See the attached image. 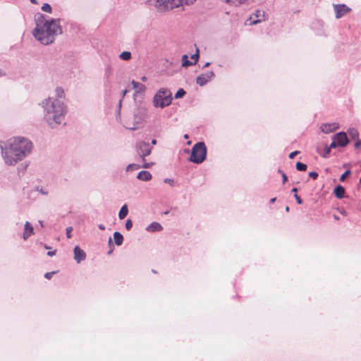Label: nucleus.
Returning <instances> with one entry per match:
<instances>
[{
	"label": "nucleus",
	"mask_w": 361,
	"mask_h": 361,
	"mask_svg": "<svg viewBox=\"0 0 361 361\" xmlns=\"http://www.w3.org/2000/svg\"><path fill=\"white\" fill-rule=\"evenodd\" d=\"M32 142L23 137H17L7 142H0L1 156L7 166H14L28 156L32 149Z\"/></svg>",
	"instance_id": "obj_1"
},
{
	"label": "nucleus",
	"mask_w": 361,
	"mask_h": 361,
	"mask_svg": "<svg viewBox=\"0 0 361 361\" xmlns=\"http://www.w3.org/2000/svg\"><path fill=\"white\" fill-rule=\"evenodd\" d=\"M36 27L32 35L37 40L44 45L54 42L56 37L62 33L59 18H46L45 15L38 14L35 16Z\"/></svg>",
	"instance_id": "obj_2"
},
{
	"label": "nucleus",
	"mask_w": 361,
	"mask_h": 361,
	"mask_svg": "<svg viewBox=\"0 0 361 361\" xmlns=\"http://www.w3.org/2000/svg\"><path fill=\"white\" fill-rule=\"evenodd\" d=\"M42 106L44 119L51 128H56L64 121L67 113V107L65 103H61L57 100H51V97H48L42 101Z\"/></svg>",
	"instance_id": "obj_3"
},
{
	"label": "nucleus",
	"mask_w": 361,
	"mask_h": 361,
	"mask_svg": "<svg viewBox=\"0 0 361 361\" xmlns=\"http://www.w3.org/2000/svg\"><path fill=\"white\" fill-rule=\"evenodd\" d=\"M155 7L161 12L178 8L184 4H192L196 0H154Z\"/></svg>",
	"instance_id": "obj_4"
},
{
	"label": "nucleus",
	"mask_w": 361,
	"mask_h": 361,
	"mask_svg": "<svg viewBox=\"0 0 361 361\" xmlns=\"http://www.w3.org/2000/svg\"><path fill=\"white\" fill-rule=\"evenodd\" d=\"M172 101V94L168 88L159 89L153 97V105L164 109L169 106Z\"/></svg>",
	"instance_id": "obj_5"
},
{
	"label": "nucleus",
	"mask_w": 361,
	"mask_h": 361,
	"mask_svg": "<svg viewBox=\"0 0 361 361\" xmlns=\"http://www.w3.org/2000/svg\"><path fill=\"white\" fill-rule=\"evenodd\" d=\"M207 157V147L203 142H198L194 145L191 149L189 161L195 164L202 163Z\"/></svg>",
	"instance_id": "obj_6"
},
{
	"label": "nucleus",
	"mask_w": 361,
	"mask_h": 361,
	"mask_svg": "<svg viewBox=\"0 0 361 361\" xmlns=\"http://www.w3.org/2000/svg\"><path fill=\"white\" fill-rule=\"evenodd\" d=\"M152 147L149 142L140 140L135 144V150L142 161H145V157L152 152Z\"/></svg>",
	"instance_id": "obj_7"
},
{
	"label": "nucleus",
	"mask_w": 361,
	"mask_h": 361,
	"mask_svg": "<svg viewBox=\"0 0 361 361\" xmlns=\"http://www.w3.org/2000/svg\"><path fill=\"white\" fill-rule=\"evenodd\" d=\"M335 11V17L337 19L342 18L343 16L351 11V8L345 4H334Z\"/></svg>",
	"instance_id": "obj_8"
},
{
	"label": "nucleus",
	"mask_w": 361,
	"mask_h": 361,
	"mask_svg": "<svg viewBox=\"0 0 361 361\" xmlns=\"http://www.w3.org/2000/svg\"><path fill=\"white\" fill-rule=\"evenodd\" d=\"M332 139L334 140L337 145L341 147H345L349 142V140L345 132H339L335 134Z\"/></svg>",
	"instance_id": "obj_9"
},
{
	"label": "nucleus",
	"mask_w": 361,
	"mask_h": 361,
	"mask_svg": "<svg viewBox=\"0 0 361 361\" xmlns=\"http://www.w3.org/2000/svg\"><path fill=\"white\" fill-rule=\"evenodd\" d=\"M214 73L213 71H209L205 73H202L198 75L196 78V82L200 86L202 87L205 85L209 81L214 78Z\"/></svg>",
	"instance_id": "obj_10"
},
{
	"label": "nucleus",
	"mask_w": 361,
	"mask_h": 361,
	"mask_svg": "<svg viewBox=\"0 0 361 361\" xmlns=\"http://www.w3.org/2000/svg\"><path fill=\"white\" fill-rule=\"evenodd\" d=\"M250 25H256L265 20V12L261 10H257L250 17Z\"/></svg>",
	"instance_id": "obj_11"
},
{
	"label": "nucleus",
	"mask_w": 361,
	"mask_h": 361,
	"mask_svg": "<svg viewBox=\"0 0 361 361\" xmlns=\"http://www.w3.org/2000/svg\"><path fill=\"white\" fill-rule=\"evenodd\" d=\"M74 259L80 264L86 259V254L79 246H75L73 250Z\"/></svg>",
	"instance_id": "obj_12"
},
{
	"label": "nucleus",
	"mask_w": 361,
	"mask_h": 361,
	"mask_svg": "<svg viewBox=\"0 0 361 361\" xmlns=\"http://www.w3.org/2000/svg\"><path fill=\"white\" fill-rule=\"evenodd\" d=\"M338 128H339L338 123H324L321 126V130L326 134L332 133Z\"/></svg>",
	"instance_id": "obj_13"
},
{
	"label": "nucleus",
	"mask_w": 361,
	"mask_h": 361,
	"mask_svg": "<svg viewBox=\"0 0 361 361\" xmlns=\"http://www.w3.org/2000/svg\"><path fill=\"white\" fill-rule=\"evenodd\" d=\"M51 100H57L61 103H65V92L62 87H57L55 89L54 97H50Z\"/></svg>",
	"instance_id": "obj_14"
},
{
	"label": "nucleus",
	"mask_w": 361,
	"mask_h": 361,
	"mask_svg": "<svg viewBox=\"0 0 361 361\" xmlns=\"http://www.w3.org/2000/svg\"><path fill=\"white\" fill-rule=\"evenodd\" d=\"M34 233L33 226L29 221H26L24 226V232L23 238L24 240H27Z\"/></svg>",
	"instance_id": "obj_15"
},
{
	"label": "nucleus",
	"mask_w": 361,
	"mask_h": 361,
	"mask_svg": "<svg viewBox=\"0 0 361 361\" xmlns=\"http://www.w3.org/2000/svg\"><path fill=\"white\" fill-rule=\"evenodd\" d=\"M163 230L162 226L156 221L151 223L149 226H147L146 231L148 232H157L161 231Z\"/></svg>",
	"instance_id": "obj_16"
},
{
	"label": "nucleus",
	"mask_w": 361,
	"mask_h": 361,
	"mask_svg": "<svg viewBox=\"0 0 361 361\" xmlns=\"http://www.w3.org/2000/svg\"><path fill=\"white\" fill-rule=\"evenodd\" d=\"M152 178V174L147 171H141L137 176V178L142 181H149Z\"/></svg>",
	"instance_id": "obj_17"
},
{
	"label": "nucleus",
	"mask_w": 361,
	"mask_h": 361,
	"mask_svg": "<svg viewBox=\"0 0 361 361\" xmlns=\"http://www.w3.org/2000/svg\"><path fill=\"white\" fill-rule=\"evenodd\" d=\"M345 188L341 185H336L334 190V194L338 199H342L345 196Z\"/></svg>",
	"instance_id": "obj_18"
},
{
	"label": "nucleus",
	"mask_w": 361,
	"mask_h": 361,
	"mask_svg": "<svg viewBox=\"0 0 361 361\" xmlns=\"http://www.w3.org/2000/svg\"><path fill=\"white\" fill-rule=\"evenodd\" d=\"M114 240L115 244L117 246H120L123 243V235L120 232L116 231L114 233Z\"/></svg>",
	"instance_id": "obj_19"
},
{
	"label": "nucleus",
	"mask_w": 361,
	"mask_h": 361,
	"mask_svg": "<svg viewBox=\"0 0 361 361\" xmlns=\"http://www.w3.org/2000/svg\"><path fill=\"white\" fill-rule=\"evenodd\" d=\"M133 88L135 90L136 92H141L145 91V87L140 82H135V80L132 81Z\"/></svg>",
	"instance_id": "obj_20"
},
{
	"label": "nucleus",
	"mask_w": 361,
	"mask_h": 361,
	"mask_svg": "<svg viewBox=\"0 0 361 361\" xmlns=\"http://www.w3.org/2000/svg\"><path fill=\"white\" fill-rule=\"evenodd\" d=\"M128 206L126 204L123 205L118 212V218L120 219H123L128 215Z\"/></svg>",
	"instance_id": "obj_21"
},
{
	"label": "nucleus",
	"mask_w": 361,
	"mask_h": 361,
	"mask_svg": "<svg viewBox=\"0 0 361 361\" xmlns=\"http://www.w3.org/2000/svg\"><path fill=\"white\" fill-rule=\"evenodd\" d=\"M181 61L183 67H188L193 65V63L188 60V56L186 54L182 56Z\"/></svg>",
	"instance_id": "obj_22"
},
{
	"label": "nucleus",
	"mask_w": 361,
	"mask_h": 361,
	"mask_svg": "<svg viewBox=\"0 0 361 361\" xmlns=\"http://www.w3.org/2000/svg\"><path fill=\"white\" fill-rule=\"evenodd\" d=\"M119 58L123 61H129L132 58V54L130 51H125L120 54Z\"/></svg>",
	"instance_id": "obj_23"
},
{
	"label": "nucleus",
	"mask_w": 361,
	"mask_h": 361,
	"mask_svg": "<svg viewBox=\"0 0 361 361\" xmlns=\"http://www.w3.org/2000/svg\"><path fill=\"white\" fill-rule=\"evenodd\" d=\"M349 136L352 140H357L359 137L357 130L355 128H350L348 131Z\"/></svg>",
	"instance_id": "obj_24"
},
{
	"label": "nucleus",
	"mask_w": 361,
	"mask_h": 361,
	"mask_svg": "<svg viewBox=\"0 0 361 361\" xmlns=\"http://www.w3.org/2000/svg\"><path fill=\"white\" fill-rule=\"evenodd\" d=\"M141 168V165L136 164H130L126 166V171H135Z\"/></svg>",
	"instance_id": "obj_25"
},
{
	"label": "nucleus",
	"mask_w": 361,
	"mask_h": 361,
	"mask_svg": "<svg viewBox=\"0 0 361 361\" xmlns=\"http://www.w3.org/2000/svg\"><path fill=\"white\" fill-rule=\"evenodd\" d=\"M296 169L299 171H305L307 170V166L302 162H297L295 165Z\"/></svg>",
	"instance_id": "obj_26"
},
{
	"label": "nucleus",
	"mask_w": 361,
	"mask_h": 361,
	"mask_svg": "<svg viewBox=\"0 0 361 361\" xmlns=\"http://www.w3.org/2000/svg\"><path fill=\"white\" fill-rule=\"evenodd\" d=\"M35 190L39 192L40 194H42L43 195L47 196L49 195V190L42 186H37L35 188Z\"/></svg>",
	"instance_id": "obj_27"
},
{
	"label": "nucleus",
	"mask_w": 361,
	"mask_h": 361,
	"mask_svg": "<svg viewBox=\"0 0 361 361\" xmlns=\"http://www.w3.org/2000/svg\"><path fill=\"white\" fill-rule=\"evenodd\" d=\"M247 0H225V2L229 3L234 6H239L244 4Z\"/></svg>",
	"instance_id": "obj_28"
},
{
	"label": "nucleus",
	"mask_w": 361,
	"mask_h": 361,
	"mask_svg": "<svg viewBox=\"0 0 361 361\" xmlns=\"http://www.w3.org/2000/svg\"><path fill=\"white\" fill-rule=\"evenodd\" d=\"M41 9L44 11V12H46V13H51L52 12V8L51 6L47 4V3H45L42 5Z\"/></svg>",
	"instance_id": "obj_29"
},
{
	"label": "nucleus",
	"mask_w": 361,
	"mask_h": 361,
	"mask_svg": "<svg viewBox=\"0 0 361 361\" xmlns=\"http://www.w3.org/2000/svg\"><path fill=\"white\" fill-rule=\"evenodd\" d=\"M185 94H186V92L183 89L180 88L176 92L174 97H175V99H179V98L183 97Z\"/></svg>",
	"instance_id": "obj_30"
},
{
	"label": "nucleus",
	"mask_w": 361,
	"mask_h": 361,
	"mask_svg": "<svg viewBox=\"0 0 361 361\" xmlns=\"http://www.w3.org/2000/svg\"><path fill=\"white\" fill-rule=\"evenodd\" d=\"M199 57H200L199 49H198V48H197L195 53L194 54H192L190 57L192 59L194 60V61L192 62L193 65L197 63V62L198 61Z\"/></svg>",
	"instance_id": "obj_31"
},
{
	"label": "nucleus",
	"mask_w": 361,
	"mask_h": 361,
	"mask_svg": "<svg viewBox=\"0 0 361 361\" xmlns=\"http://www.w3.org/2000/svg\"><path fill=\"white\" fill-rule=\"evenodd\" d=\"M351 174V171L350 170H347L345 171L341 176H340V178H339V180L341 182H344L346 177L350 176Z\"/></svg>",
	"instance_id": "obj_32"
},
{
	"label": "nucleus",
	"mask_w": 361,
	"mask_h": 361,
	"mask_svg": "<svg viewBox=\"0 0 361 361\" xmlns=\"http://www.w3.org/2000/svg\"><path fill=\"white\" fill-rule=\"evenodd\" d=\"M126 230L130 231L133 227V222L130 219H127L125 224Z\"/></svg>",
	"instance_id": "obj_33"
},
{
	"label": "nucleus",
	"mask_w": 361,
	"mask_h": 361,
	"mask_svg": "<svg viewBox=\"0 0 361 361\" xmlns=\"http://www.w3.org/2000/svg\"><path fill=\"white\" fill-rule=\"evenodd\" d=\"M108 245L111 247V249L108 251L107 254L111 255L114 250V245H113L112 240L111 238H109Z\"/></svg>",
	"instance_id": "obj_34"
},
{
	"label": "nucleus",
	"mask_w": 361,
	"mask_h": 361,
	"mask_svg": "<svg viewBox=\"0 0 361 361\" xmlns=\"http://www.w3.org/2000/svg\"><path fill=\"white\" fill-rule=\"evenodd\" d=\"M111 75V68L110 66H108L105 70V76L109 78Z\"/></svg>",
	"instance_id": "obj_35"
},
{
	"label": "nucleus",
	"mask_w": 361,
	"mask_h": 361,
	"mask_svg": "<svg viewBox=\"0 0 361 361\" xmlns=\"http://www.w3.org/2000/svg\"><path fill=\"white\" fill-rule=\"evenodd\" d=\"M309 177L314 179V180H316L317 178H318V173L317 172H314V171H311L309 173Z\"/></svg>",
	"instance_id": "obj_36"
},
{
	"label": "nucleus",
	"mask_w": 361,
	"mask_h": 361,
	"mask_svg": "<svg viewBox=\"0 0 361 361\" xmlns=\"http://www.w3.org/2000/svg\"><path fill=\"white\" fill-rule=\"evenodd\" d=\"M165 183L169 184L170 185H173L174 184V180L172 178H166L164 180Z\"/></svg>",
	"instance_id": "obj_37"
},
{
	"label": "nucleus",
	"mask_w": 361,
	"mask_h": 361,
	"mask_svg": "<svg viewBox=\"0 0 361 361\" xmlns=\"http://www.w3.org/2000/svg\"><path fill=\"white\" fill-rule=\"evenodd\" d=\"M142 162H143V164L141 166V167H142L144 169H149L153 165L152 163H148V162H146L145 161H142Z\"/></svg>",
	"instance_id": "obj_38"
},
{
	"label": "nucleus",
	"mask_w": 361,
	"mask_h": 361,
	"mask_svg": "<svg viewBox=\"0 0 361 361\" xmlns=\"http://www.w3.org/2000/svg\"><path fill=\"white\" fill-rule=\"evenodd\" d=\"M330 151H331V149L328 147H326L324 150V154H322V157L324 158H326L328 157V155L329 154Z\"/></svg>",
	"instance_id": "obj_39"
},
{
	"label": "nucleus",
	"mask_w": 361,
	"mask_h": 361,
	"mask_svg": "<svg viewBox=\"0 0 361 361\" xmlns=\"http://www.w3.org/2000/svg\"><path fill=\"white\" fill-rule=\"evenodd\" d=\"M27 167V164H25V165L21 164L20 166H19L18 167V171H22L23 172H24L26 170Z\"/></svg>",
	"instance_id": "obj_40"
},
{
	"label": "nucleus",
	"mask_w": 361,
	"mask_h": 361,
	"mask_svg": "<svg viewBox=\"0 0 361 361\" xmlns=\"http://www.w3.org/2000/svg\"><path fill=\"white\" fill-rule=\"evenodd\" d=\"M73 228L71 226H68L66 228V235L68 238H70L71 237V232L72 231Z\"/></svg>",
	"instance_id": "obj_41"
},
{
	"label": "nucleus",
	"mask_w": 361,
	"mask_h": 361,
	"mask_svg": "<svg viewBox=\"0 0 361 361\" xmlns=\"http://www.w3.org/2000/svg\"><path fill=\"white\" fill-rule=\"evenodd\" d=\"M55 274L54 271H51V272H47L45 274H44V277L47 279H50L52 276Z\"/></svg>",
	"instance_id": "obj_42"
},
{
	"label": "nucleus",
	"mask_w": 361,
	"mask_h": 361,
	"mask_svg": "<svg viewBox=\"0 0 361 361\" xmlns=\"http://www.w3.org/2000/svg\"><path fill=\"white\" fill-rule=\"evenodd\" d=\"M294 197L295 198V200L297 202V203L298 204H302V199L300 197V196H298L297 194H295L294 195Z\"/></svg>",
	"instance_id": "obj_43"
},
{
	"label": "nucleus",
	"mask_w": 361,
	"mask_h": 361,
	"mask_svg": "<svg viewBox=\"0 0 361 361\" xmlns=\"http://www.w3.org/2000/svg\"><path fill=\"white\" fill-rule=\"evenodd\" d=\"M336 147L338 146L337 145L336 142L334 140H333L332 142L328 147L331 149V148H336Z\"/></svg>",
	"instance_id": "obj_44"
},
{
	"label": "nucleus",
	"mask_w": 361,
	"mask_h": 361,
	"mask_svg": "<svg viewBox=\"0 0 361 361\" xmlns=\"http://www.w3.org/2000/svg\"><path fill=\"white\" fill-rule=\"evenodd\" d=\"M355 147V148H359L361 147V140H360L359 138L356 140Z\"/></svg>",
	"instance_id": "obj_45"
},
{
	"label": "nucleus",
	"mask_w": 361,
	"mask_h": 361,
	"mask_svg": "<svg viewBox=\"0 0 361 361\" xmlns=\"http://www.w3.org/2000/svg\"><path fill=\"white\" fill-rule=\"evenodd\" d=\"M298 153H299L298 151H294V152H291L288 157L290 159H293Z\"/></svg>",
	"instance_id": "obj_46"
},
{
	"label": "nucleus",
	"mask_w": 361,
	"mask_h": 361,
	"mask_svg": "<svg viewBox=\"0 0 361 361\" xmlns=\"http://www.w3.org/2000/svg\"><path fill=\"white\" fill-rule=\"evenodd\" d=\"M283 183L284 184L288 180V177L285 173H282Z\"/></svg>",
	"instance_id": "obj_47"
},
{
	"label": "nucleus",
	"mask_w": 361,
	"mask_h": 361,
	"mask_svg": "<svg viewBox=\"0 0 361 361\" xmlns=\"http://www.w3.org/2000/svg\"><path fill=\"white\" fill-rule=\"evenodd\" d=\"M56 250H53V251H49L47 252V255L49 256V257H53L56 255Z\"/></svg>",
	"instance_id": "obj_48"
},
{
	"label": "nucleus",
	"mask_w": 361,
	"mask_h": 361,
	"mask_svg": "<svg viewBox=\"0 0 361 361\" xmlns=\"http://www.w3.org/2000/svg\"><path fill=\"white\" fill-rule=\"evenodd\" d=\"M98 227L100 230H105V226L102 224H99Z\"/></svg>",
	"instance_id": "obj_49"
},
{
	"label": "nucleus",
	"mask_w": 361,
	"mask_h": 361,
	"mask_svg": "<svg viewBox=\"0 0 361 361\" xmlns=\"http://www.w3.org/2000/svg\"><path fill=\"white\" fill-rule=\"evenodd\" d=\"M127 92H128V90H123V92H122V96H121V99H122L125 97V96H126V93H127Z\"/></svg>",
	"instance_id": "obj_50"
},
{
	"label": "nucleus",
	"mask_w": 361,
	"mask_h": 361,
	"mask_svg": "<svg viewBox=\"0 0 361 361\" xmlns=\"http://www.w3.org/2000/svg\"><path fill=\"white\" fill-rule=\"evenodd\" d=\"M210 65V62H207L204 63V65L202 66V68H205L208 67Z\"/></svg>",
	"instance_id": "obj_51"
},
{
	"label": "nucleus",
	"mask_w": 361,
	"mask_h": 361,
	"mask_svg": "<svg viewBox=\"0 0 361 361\" xmlns=\"http://www.w3.org/2000/svg\"><path fill=\"white\" fill-rule=\"evenodd\" d=\"M276 197H273L270 200V203L273 204L276 202Z\"/></svg>",
	"instance_id": "obj_52"
},
{
	"label": "nucleus",
	"mask_w": 361,
	"mask_h": 361,
	"mask_svg": "<svg viewBox=\"0 0 361 361\" xmlns=\"http://www.w3.org/2000/svg\"><path fill=\"white\" fill-rule=\"evenodd\" d=\"M121 104H122V99H121L119 100V102H118V109H121Z\"/></svg>",
	"instance_id": "obj_53"
},
{
	"label": "nucleus",
	"mask_w": 361,
	"mask_h": 361,
	"mask_svg": "<svg viewBox=\"0 0 361 361\" xmlns=\"http://www.w3.org/2000/svg\"><path fill=\"white\" fill-rule=\"evenodd\" d=\"M297 191H298V189H297L296 188H293L291 190V192H295V194H296Z\"/></svg>",
	"instance_id": "obj_54"
},
{
	"label": "nucleus",
	"mask_w": 361,
	"mask_h": 361,
	"mask_svg": "<svg viewBox=\"0 0 361 361\" xmlns=\"http://www.w3.org/2000/svg\"><path fill=\"white\" fill-rule=\"evenodd\" d=\"M151 143L152 145H155L157 144V140L155 139H153Z\"/></svg>",
	"instance_id": "obj_55"
},
{
	"label": "nucleus",
	"mask_w": 361,
	"mask_h": 361,
	"mask_svg": "<svg viewBox=\"0 0 361 361\" xmlns=\"http://www.w3.org/2000/svg\"><path fill=\"white\" fill-rule=\"evenodd\" d=\"M39 224L41 225V226H42V227L44 226L42 221H39Z\"/></svg>",
	"instance_id": "obj_56"
},
{
	"label": "nucleus",
	"mask_w": 361,
	"mask_h": 361,
	"mask_svg": "<svg viewBox=\"0 0 361 361\" xmlns=\"http://www.w3.org/2000/svg\"><path fill=\"white\" fill-rule=\"evenodd\" d=\"M32 4H37V0H30Z\"/></svg>",
	"instance_id": "obj_57"
},
{
	"label": "nucleus",
	"mask_w": 361,
	"mask_h": 361,
	"mask_svg": "<svg viewBox=\"0 0 361 361\" xmlns=\"http://www.w3.org/2000/svg\"><path fill=\"white\" fill-rule=\"evenodd\" d=\"M137 128V127L134 126V127H132V128H129L130 130H134Z\"/></svg>",
	"instance_id": "obj_58"
},
{
	"label": "nucleus",
	"mask_w": 361,
	"mask_h": 361,
	"mask_svg": "<svg viewBox=\"0 0 361 361\" xmlns=\"http://www.w3.org/2000/svg\"><path fill=\"white\" fill-rule=\"evenodd\" d=\"M5 73L2 72V71L0 69V76L4 75Z\"/></svg>",
	"instance_id": "obj_59"
},
{
	"label": "nucleus",
	"mask_w": 361,
	"mask_h": 361,
	"mask_svg": "<svg viewBox=\"0 0 361 361\" xmlns=\"http://www.w3.org/2000/svg\"><path fill=\"white\" fill-rule=\"evenodd\" d=\"M146 80H147L146 77L143 76V77L142 78V81H145Z\"/></svg>",
	"instance_id": "obj_60"
},
{
	"label": "nucleus",
	"mask_w": 361,
	"mask_h": 361,
	"mask_svg": "<svg viewBox=\"0 0 361 361\" xmlns=\"http://www.w3.org/2000/svg\"><path fill=\"white\" fill-rule=\"evenodd\" d=\"M279 173L282 175V173H284V172L279 169Z\"/></svg>",
	"instance_id": "obj_61"
},
{
	"label": "nucleus",
	"mask_w": 361,
	"mask_h": 361,
	"mask_svg": "<svg viewBox=\"0 0 361 361\" xmlns=\"http://www.w3.org/2000/svg\"><path fill=\"white\" fill-rule=\"evenodd\" d=\"M286 212H288V211H289V207H288V206L286 207Z\"/></svg>",
	"instance_id": "obj_62"
},
{
	"label": "nucleus",
	"mask_w": 361,
	"mask_h": 361,
	"mask_svg": "<svg viewBox=\"0 0 361 361\" xmlns=\"http://www.w3.org/2000/svg\"><path fill=\"white\" fill-rule=\"evenodd\" d=\"M184 137L187 139V138H188V135L187 134H185V135H184Z\"/></svg>",
	"instance_id": "obj_63"
},
{
	"label": "nucleus",
	"mask_w": 361,
	"mask_h": 361,
	"mask_svg": "<svg viewBox=\"0 0 361 361\" xmlns=\"http://www.w3.org/2000/svg\"><path fill=\"white\" fill-rule=\"evenodd\" d=\"M360 183L361 184V177L360 178V180H359Z\"/></svg>",
	"instance_id": "obj_64"
}]
</instances>
